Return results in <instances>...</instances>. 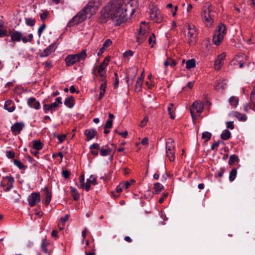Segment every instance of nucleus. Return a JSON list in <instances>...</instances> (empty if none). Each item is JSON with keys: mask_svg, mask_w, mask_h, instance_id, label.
<instances>
[{"mask_svg": "<svg viewBox=\"0 0 255 255\" xmlns=\"http://www.w3.org/2000/svg\"><path fill=\"white\" fill-rule=\"evenodd\" d=\"M150 18L153 21L160 23L162 20V16L160 10L155 5H152L150 8Z\"/></svg>", "mask_w": 255, "mask_h": 255, "instance_id": "9", "label": "nucleus"}, {"mask_svg": "<svg viewBox=\"0 0 255 255\" xmlns=\"http://www.w3.org/2000/svg\"><path fill=\"white\" fill-rule=\"evenodd\" d=\"M226 57V55L225 53H223L219 55L217 59L215 61L214 64L215 68L216 70H219L221 68L223 64V61Z\"/></svg>", "mask_w": 255, "mask_h": 255, "instance_id": "16", "label": "nucleus"}, {"mask_svg": "<svg viewBox=\"0 0 255 255\" xmlns=\"http://www.w3.org/2000/svg\"><path fill=\"white\" fill-rule=\"evenodd\" d=\"M90 149L91 150H93L94 149L100 150L101 148H100V144L99 143H96L91 144L90 146Z\"/></svg>", "mask_w": 255, "mask_h": 255, "instance_id": "59", "label": "nucleus"}, {"mask_svg": "<svg viewBox=\"0 0 255 255\" xmlns=\"http://www.w3.org/2000/svg\"><path fill=\"white\" fill-rule=\"evenodd\" d=\"M123 0V4H122V6H121V8H122V11L123 12H125L126 14H127V11L129 7L131 8L130 10L131 11V14H132L134 12V8H133V4L134 1L133 0H127L126 1ZM128 14H127V16Z\"/></svg>", "mask_w": 255, "mask_h": 255, "instance_id": "11", "label": "nucleus"}, {"mask_svg": "<svg viewBox=\"0 0 255 255\" xmlns=\"http://www.w3.org/2000/svg\"><path fill=\"white\" fill-rule=\"evenodd\" d=\"M25 23L27 25L32 26L35 24V20L32 18H27L25 19Z\"/></svg>", "mask_w": 255, "mask_h": 255, "instance_id": "43", "label": "nucleus"}, {"mask_svg": "<svg viewBox=\"0 0 255 255\" xmlns=\"http://www.w3.org/2000/svg\"><path fill=\"white\" fill-rule=\"evenodd\" d=\"M173 106H174L173 104L170 103V106L168 107V108L167 109L168 113L170 115V118L172 119H175V116H174V114H173V111L172 110V109Z\"/></svg>", "mask_w": 255, "mask_h": 255, "instance_id": "46", "label": "nucleus"}, {"mask_svg": "<svg viewBox=\"0 0 255 255\" xmlns=\"http://www.w3.org/2000/svg\"><path fill=\"white\" fill-rule=\"evenodd\" d=\"M203 110V104L198 101L194 102L190 110L192 119L195 120L197 117L199 116Z\"/></svg>", "mask_w": 255, "mask_h": 255, "instance_id": "7", "label": "nucleus"}, {"mask_svg": "<svg viewBox=\"0 0 255 255\" xmlns=\"http://www.w3.org/2000/svg\"><path fill=\"white\" fill-rule=\"evenodd\" d=\"M226 83L225 80L223 79H220L216 82L214 85L215 89L217 91L223 90L225 88Z\"/></svg>", "mask_w": 255, "mask_h": 255, "instance_id": "19", "label": "nucleus"}, {"mask_svg": "<svg viewBox=\"0 0 255 255\" xmlns=\"http://www.w3.org/2000/svg\"><path fill=\"white\" fill-rule=\"evenodd\" d=\"M49 12L47 11H45L40 14V17L41 20L43 22L45 21L47 16L48 15Z\"/></svg>", "mask_w": 255, "mask_h": 255, "instance_id": "52", "label": "nucleus"}, {"mask_svg": "<svg viewBox=\"0 0 255 255\" xmlns=\"http://www.w3.org/2000/svg\"><path fill=\"white\" fill-rule=\"evenodd\" d=\"M100 155L102 156H106L110 154L112 151V149L110 147H108L107 149H103L101 148L100 150Z\"/></svg>", "mask_w": 255, "mask_h": 255, "instance_id": "38", "label": "nucleus"}, {"mask_svg": "<svg viewBox=\"0 0 255 255\" xmlns=\"http://www.w3.org/2000/svg\"><path fill=\"white\" fill-rule=\"evenodd\" d=\"M135 181L134 179L130 180V181H126V182L123 184L124 186L126 189H128L132 183H134Z\"/></svg>", "mask_w": 255, "mask_h": 255, "instance_id": "55", "label": "nucleus"}, {"mask_svg": "<svg viewBox=\"0 0 255 255\" xmlns=\"http://www.w3.org/2000/svg\"><path fill=\"white\" fill-rule=\"evenodd\" d=\"M233 122H228L226 123L227 127L228 128L233 129L234 128Z\"/></svg>", "mask_w": 255, "mask_h": 255, "instance_id": "64", "label": "nucleus"}, {"mask_svg": "<svg viewBox=\"0 0 255 255\" xmlns=\"http://www.w3.org/2000/svg\"><path fill=\"white\" fill-rule=\"evenodd\" d=\"M173 143V139L171 138H169L166 143V151H174L175 147Z\"/></svg>", "mask_w": 255, "mask_h": 255, "instance_id": "25", "label": "nucleus"}, {"mask_svg": "<svg viewBox=\"0 0 255 255\" xmlns=\"http://www.w3.org/2000/svg\"><path fill=\"white\" fill-rule=\"evenodd\" d=\"M188 32L186 37L190 44L195 43L197 39L198 32L195 26L193 25L188 24L187 25Z\"/></svg>", "mask_w": 255, "mask_h": 255, "instance_id": "6", "label": "nucleus"}, {"mask_svg": "<svg viewBox=\"0 0 255 255\" xmlns=\"http://www.w3.org/2000/svg\"><path fill=\"white\" fill-rule=\"evenodd\" d=\"M225 170L224 168H220V170L218 171L217 175H215V177H222L225 172Z\"/></svg>", "mask_w": 255, "mask_h": 255, "instance_id": "62", "label": "nucleus"}, {"mask_svg": "<svg viewBox=\"0 0 255 255\" xmlns=\"http://www.w3.org/2000/svg\"><path fill=\"white\" fill-rule=\"evenodd\" d=\"M237 170L236 168H233L231 172H230L229 174V180L231 182L233 181L237 176Z\"/></svg>", "mask_w": 255, "mask_h": 255, "instance_id": "37", "label": "nucleus"}, {"mask_svg": "<svg viewBox=\"0 0 255 255\" xmlns=\"http://www.w3.org/2000/svg\"><path fill=\"white\" fill-rule=\"evenodd\" d=\"M113 126V121L112 120H108L106 122V125L104 126V128H111Z\"/></svg>", "mask_w": 255, "mask_h": 255, "instance_id": "53", "label": "nucleus"}, {"mask_svg": "<svg viewBox=\"0 0 255 255\" xmlns=\"http://www.w3.org/2000/svg\"><path fill=\"white\" fill-rule=\"evenodd\" d=\"M168 193H163L162 196L159 199L158 202L160 204H162L165 198L168 196Z\"/></svg>", "mask_w": 255, "mask_h": 255, "instance_id": "58", "label": "nucleus"}, {"mask_svg": "<svg viewBox=\"0 0 255 255\" xmlns=\"http://www.w3.org/2000/svg\"><path fill=\"white\" fill-rule=\"evenodd\" d=\"M136 73V70L133 69L128 70V75L126 76L127 82L128 85L133 84Z\"/></svg>", "mask_w": 255, "mask_h": 255, "instance_id": "12", "label": "nucleus"}, {"mask_svg": "<svg viewBox=\"0 0 255 255\" xmlns=\"http://www.w3.org/2000/svg\"><path fill=\"white\" fill-rule=\"evenodd\" d=\"M239 99L238 97L232 96L229 100V103L232 107L236 108L239 104Z\"/></svg>", "mask_w": 255, "mask_h": 255, "instance_id": "27", "label": "nucleus"}, {"mask_svg": "<svg viewBox=\"0 0 255 255\" xmlns=\"http://www.w3.org/2000/svg\"><path fill=\"white\" fill-rule=\"evenodd\" d=\"M138 33H139V36L137 37L136 41L139 44H140L145 39V38L146 36L145 35V34H146V32L142 34V29H141V27H140L138 30Z\"/></svg>", "mask_w": 255, "mask_h": 255, "instance_id": "33", "label": "nucleus"}, {"mask_svg": "<svg viewBox=\"0 0 255 255\" xmlns=\"http://www.w3.org/2000/svg\"><path fill=\"white\" fill-rule=\"evenodd\" d=\"M64 105L69 108H72L74 105V98L71 96L65 100Z\"/></svg>", "mask_w": 255, "mask_h": 255, "instance_id": "22", "label": "nucleus"}, {"mask_svg": "<svg viewBox=\"0 0 255 255\" xmlns=\"http://www.w3.org/2000/svg\"><path fill=\"white\" fill-rule=\"evenodd\" d=\"M56 49L55 45L54 44H51L42 52L39 53V56L41 57H45L49 55L52 52L54 51Z\"/></svg>", "mask_w": 255, "mask_h": 255, "instance_id": "15", "label": "nucleus"}, {"mask_svg": "<svg viewBox=\"0 0 255 255\" xmlns=\"http://www.w3.org/2000/svg\"><path fill=\"white\" fill-rule=\"evenodd\" d=\"M110 60V58L108 57H106L104 60L102 62V63L100 64L99 66H102L103 67H104V68L106 69V67L107 65H108V62Z\"/></svg>", "mask_w": 255, "mask_h": 255, "instance_id": "49", "label": "nucleus"}, {"mask_svg": "<svg viewBox=\"0 0 255 255\" xmlns=\"http://www.w3.org/2000/svg\"><path fill=\"white\" fill-rule=\"evenodd\" d=\"M100 5L99 0H91L88 4L79 12L77 15L68 23L67 26H72L82 22L87 17L90 18L95 12Z\"/></svg>", "mask_w": 255, "mask_h": 255, "instance_id": "2", "label": "nucleus"}, {"mask_svg": "<svg viewBox=\"0 0 255 255\" xmlns=\"http://www.w3.org/2000/svg\"><path fill=\"white\" fill-rule=\"evenodd\" d=\"M43 111L45 113H47L49 111L51 113V108L50 104H44L43 106Z\"/></svg>", "mask_w": 255, "mask_h": 255, "instance_id": "51", "label": "nucleus"}, {"mask_svg": "<svg viewBox=\"0 0 255 255\" xmlns=\"http://www.w3.org/2000/svg\"><path fill=\"white\" fill-rule=\"evenodd\" d=\"M154 194H157L160 191L164 190V186H162L160 183L156 182L154 184Z\"/></svg>", "mask_w": 255, "mask_h": 255, "instance_id": "30", "label": "nucleus"}, {"mask_svg": "<svg viewBox=\"0 0 255 255\" xmlns=\"http://www.w3.org/2000/svg\"><path fill=\"white\" fill-rule=\"evenodd\" d=\"M14 164L17 166L20 169L24 170L27 168L26 166L23 165L20 160L17 159H14Z\"/></svg>", "mask_w": 255, "mask_h": 255, "instance_id": "41", "label": "nucleus"}, {"mask_svg": "<svg viewBox=\"0 0 255 255\" xmlns=\"http://www.w3.org/2000/svg\"><path fill=\"white\" fill-rule=\"evenodd\" d=\"M71 189V194L74 200L77 201L79 200L80 198V195L77 190L73 187H70Z\"/></svg>", "mask_w": 255, "mask_h": 255, "instance_id": "28", "label": "nucleus"}, {"mask_svg": "<svg viewBox=\"0 0 255 255\" xmlns=\"http://www.w3.org/2000/svg\"><path fill=\"white\" fill-rule=\"evenodd\" d=\"M231 133L228 129H225L221 134V137L223 140L229 139L231 137Z\"/></svg>", "mask_w": 255, "mask_h": 255, "instance_id": "31", "label": "nucleus"}, {"mask_svg": "<svg viewBox=\"0 0 255 255\" xmlns=\"http://www.w3.org/2000/svg\"><path fill=\"white\" fill-rule=\"evenodd\" d=\"M234 116L236 117L240 121H246L247 120L246 116L239 112H234Z\"/></svg>", "mask_w": 255, "mask_h": 255, "instance_id": "32", "label": "nucleus"}, {"mask_svg": "<svg viewBox=\"0 0 255 255\" xmlns=\"http://www.w3.org/2000/svg\"><path fill=\"white\" fill-rule=\"evenodd\" d=\"M114 76H115V78H114L115 80H114V83L113 85V87H114V88L116 89L118 88L119 83V80L118 73L115 72L114 73Z\"/></svg>", "mask_w": 255, "mask_h": 255, "instance_id": "45", "label": "nucleus"}, {"mask_svg": "<svg viewBox=\"0 0 255 255\" xmlns=\"http://www.w3.org/2000/svg\"><path fill=\"white\" fill-rule=\"evenodd\" d=\"M84 134L86 136L87 141H89L95 137L98 138V133L95 128L86 129Z\"/></svg>", "mask_w": 255, "mask_h": 255, "instance_id": "14", "label": "nucleus"}, {"mask_svg": "<svg viewBox=\"0 0 255 255\" xmlns=\"http://www.w3.org/2000/svg\"><path fill=\"white\" fill-rule=\"evenodd\" d=\"M49 245V242L46 240V238L43 239L42 240V242L40 245L41 250L46 254H48V251L47 249V247Z\"/></svg>", "mask_w": 255, "mask_h": 255, "instance_id": "23", "label": "nucleus"}, {"mask_svg": "<svg viewBox=\"0 0 255 255\" xmlns=\"http://www.w3.org/2000/svg\"><path fill=\"white\" fill-rule=\"evenodd\" d=\"M112 40L110 39H107L103 43V47L106 49L107 47L110 46L112 44Z\"/></svg>", "mask_w": 255, "mask_h": 255, "instance_id": "54", "label": "nucleus"}, {"mask_svg": "<svg viewBox=\"0 0 255 255\" xmlns=\"http://www.w3.org/2000/svg\"><path fill=\"white\" fill-rule=\"evenodd\" d=\"M196 66V61L194 59H191L187 61L186 63V68L190 69L192 68L195 67Z\"/></svg>", "mask_w": 255, "mask_h": 255, "instance_id": "34", "label": "nucleus"}, {"mask_svg": "<svg viewBox=\"0 0 255 255\" xmlns=\"http://www.w3.org/2000/svg\"><path fill=\"white\" fill-rule=\"evenodd\" d=\"M87 183L88 184H92L94 185L98 184L97 181V177L95 175H91L89 179L87 180Z\"/></svg>", "mask_w": 255, "mask_h": 255, "instance_id": "39", "label": "nucleus"}, {"mask_svg": "<svg viewBox=\"0 0 255 255\" xmlns=\"http://www.w3.org/2000/svg\"><path fill=\"white\" fill-rule=\"evenodd\" d=\"M14 182V179L12 176H5L2 178L0 185L4 192H7L13 188Z\"/></svg>", "mask_w": 255, "mask_h": 255, "instance_id": "8", "label": "nucleus"}, {"mask_svg": "<svg viewBox=\"0 0 255 255\" xmlns=\"http://www.w3.org/2000/svg\"><path fill=\"white\" fill-rule=\"evenodd\" d=\"M33 148L35 150H40L42 148L43 144L40 141L33 140Z\"/></svg>", "mask_w": 255, "mask_h": 255, "instance_id": "36", "label": "nucleus"}, {"mask_svg": "<svg viewBox=\"0 0 255 255\" xmlns=\"http://www.w3.org/2000/svg\"><path fill=\"white\" fill-rule=\"evenodd\" d=\"M155 42V36L154 33H152L148 38V43L149 44H152L151 45V47H153V44Z\"/></svg>", "mask_w": 255, "mask_h": 255, "instance_id": "44", "label": "nucleus"}, {"mask_svg": "<svg viewBox=\"0 0 255 255\" xmlns=\"http://www.w3.org/2000/svg\"><path fill=\"white\" fill-rule=\"evenodd\" d=\"M46 24L45 23H43L39 28L38 29V36L40 37L41 36V35L43 32V31L46 28Z\"/></svg>", "mask_w": 255, "mask_h": 255, "instance_id": "50", "label": "nucleus"}, {"mask_svg": "<svg viewBox=\"0 0 255 255\" xmlns=\"http://www.w3.org/2000/svg\"><path fill=\"white\" fill-rule=\"evenodd\" d=\"M212 136V133L208 131H204L202 134V138L205 140V141L209 140Z\"/></svg>", "mask_w": 255, "mask_h": 255, "instance_id": "40", "label": "nucleus"}, {"mask_svg": "<svg viewBox=\"0 0 255 255\" xmlns=\"http://www.w3.org/2000/svg\"><path fill=\"white\" fill-rule=\"evenodd\" d=\"M44 195L45 197V203L46 205H48L51 200V193L49 191L47 187H45L44 189Z\"/></svg>", "mask_w": 255, "mask_h": 255, "instance_id": "24", "label": "nucleus"}, {"mask_svg": "<svg viewBox=\"0 0 255 255\" xmlns=\"http://www.w3.org/2000/svg\"><path fill=\"white\" fill-rule=\"evenodd\" d=\"M11 103H12V101L11 100H8L5 101V104H4V109L6 110H7V111H8L9 112H12L15 110V106H14L8 107H9V106L10 105Z\"/></svg>", "mask_w": 255, "mask_h": 255, "instance_id": "29", "label": "nucleus"}, {"mask_svg": "<svg viewBox=\"0 0 255 255\" xmlns=\"http://www.w3.org/2000/svg\"><path fill=\"white\" fill-rule=\"evenodd\" d=\"M6 157L9 159H13L15 157V152L11 150H6L5 152Z\"/></svg>", "mask_w": 255, "mask_h": 255, "instance_id": "47", "label": "nucleus"}, {"mask_svg": "<svg viewBox=\"0 0 255 255\" xmlns=\"http://www.w3.org/2000/svg\"><path fill=\"white\" fill-rule=\"evenodd\" d=\"M166 156L170 161H173L174 160V151H166Z\"/></svg>", "mask_w": 255, "mask_h": 255, "instance_id": "42", "label": "nucleus"}, {"mask_svg": "<svg viewBox=\"0 0 255 255\" xmlns=\"http://www.w3.org/2000/svg\"><path fill=\"white\" fill-rule=\"evenodd\" d=\"M62 175L65 179H67L69 177L70 172L67 170H63L62 171Z\"/></svg>", "mask_w": 255, "mask_h": 255, "instance_id": "60", "label": "nucleus"}, {"mask_svg": "<svg viewBox=\"0 0 255 255\" xmlns=\"http://www.w3.org/2000/svg\"><path fill=\"white\" fill-rule=\"evenodd\" d=\"M211 4L209 3H206L203 8L202 17H203L205 24L208 27H210L214 22L215 12L212 10L210 7Z\"/></svg>", "mask_w": 255, "mask_h": 255, "instance_id": "3", "label": "nucleus"}, {"mask_svg": "<svg viewBox=\"0 0 255 255\" xmlns=\"http://www.w3.org/2000/svg\"><path fill=\"white\" fill-rule=\"evenodd\" d=\"M239 161V158L238 156L236 154H232L229 157L228 163L230 165H233L235 162H238Z\"/></svg>", "mask_w": 255, "mask_h": 255, "instance_id": "35", "label": "nucleus"}, {"mask_svg": "<svg viewBox=\"0 0 255 255\" xmlns=\"http://www.w3.org/2000/svg\"><path fill=\"white\" fill-rule=\"evenodd\" d=\"M40 195L39 192H32L27 198V201L30 207L35 206L40 201Z\"/></svg>", "mask_w": 255, "mask_h": 255, "instance_id": "10", "label": "nucleus"}, {"mask_svg": "<svg viewBox=\"0 0 255 255\" xmlns=\"http://www.w3.org/2000/svg\"><path fill=\"white\" fill-rule=\"evenodd\" d=\"M9 35L11 37L10 41L13 42H19L22 38V33L19 31H9Z\"/></svg>", "mask_w": 255, "mask_h": 255, "instance_id": "13", "label": "nucleus"}, {"mask_svg": "<svg viewBox=\"0 0 255 255\" xmlns=\"http://www.w3.org/2000/svg\"><path fill=\"white\" fill-rule=\"evenodd\" d=\"M226 30V26L224 24H220L217 27L214 32L213 37V42L217 46L219 45L222 41L224 37V34Z\"/></svg>", "mask_w": 255, "mask_h": 255, "instance_id": "5", "label": "nucleus"}, {"mask_svg": "<svg viewBox=\"0 0 255 255\" xmlns=\"http://www.w3.org/2000/svg\"><path fill=\"white\" fill-rule=\"evenodd\" d=\"M24 126V125L22 123H16L11 127V130L13 132L19 133Z\"/></svg>", "mask_w": 255, "mask_h": 255, "instance_id": "18", "label": "nucleus"}, {"mask_svg": "<svg viewBox=\"0 0 255 255\" xmlns=\"http://www.w3.org/2000/svg\"><path fill=\"white\" fill-rule=\"evenodd\" d=\"M86 57V50H83L76 54L68 55L66 57L65 61L67 66H71L80 60L85 59Z\"/></svg>", "mask_w": 255, "mask_h": 255, "instance_id": "4", "label": "nucleus"}, {"mask_svg": "<svg viewBox=\"0 0 255 255\" xmlns=\"http://www.w3.org/2000/svg\"><path fill=\"white\" fill-rule=\"evenodd\" d=\"M20 195L16 191L13 192V200L15 202H18L19 201Z\"/></svg>", "mask_w": 255, "mask_h": 255, "instance_id": "56", "label": "nucleus"}, {"mask_svg": "<svg viewBox=\"0 0 255 255\" xmlns=\"http://www.w3.org/2000/svg\"><path fill=\"white\" fill-rule=\"evenodd\" d=\"M148 117L147 116H145L144 118L140 122L139 124V126L141 127H144L146 125L148 122Z\"/></svg>", "mask_w": 255, "mask_h": 255, "instance_id": "57", "label": "nucleus"}, {"mask_svg": "<svg viewBox=\"0 0 255 255\" xmlns=\"http://www.w3.org/2000/svg\"><path fill=\"white\" fill-rule=\"evenodd\" d=\"M27 104L31 108L38 110L40 108V103L35 98L30 97L27 100Z\"/></svg>", "mask_w": 255, "mask_h": 255, "instance_id": "17", "label": "nucleus"}, {"mask_svg": "<svg viewBox=\"0 0 255 255\" xmlns=\"http://www.w3.org/2000/svg\"><path fill=\"white\" fill-rule=\"evenodd\" d=\"M250 105V109L255 111V87L251 94Z\"/></svg>", "mask_w": 255, "mask_h": 255, "instance_id": "20", "label": "nucleus"}, {"mask_svg": "<svg viewBox=\"0 0 255 255\" xmlns=\"http://www.w3.org/2000/svg\"><path fill=\"white\" fill-rule=\"evenodd\" d=\"M98 73L100 76V80L104 81L106 77V69L102 66H99L98 68Z\"/></svg>", "mask_w": 255, "mask_h": 255, "instance_id": "21", "label": "nucleus"}, {"mask_svg": "<svg viewBox=\"0 0 255 255\" xmlns=\"http://www.w3.org/2000/svg\"><path fill=\"white\" fill-rule=\"evenodd\" d=\"M220 143V141L219 140L214 142L211 146V149L213 150H215V148H217L219 146Z\"/></svg>", "mask_w": 255, "mask_h": 255, "instance_id": "61", "label": "nucleus"}, {"mask_svg": "<svg viewBox=\"0 0 255 255\" xmlns=\"http://www.w3.org/2000/svg\"><path fill=\"white\" fill-rule=\"evenodd\" d=\"M79 180H80V182L81 183V185H80V188H84V181H85V176H84V174L83 173L82 174L80 177H79Z\"/></svg>", "mask_w": 255, "mask_h": 255, "instance_id": "48", "label": "nucleus"}, {"mask_svg": "<svg viewBox=\"0 0 255 255\" xmlns=\"http://www.w3.org/2000/svg\"><path fill=\"white\" fill-rule=\"evenodd\" d=\"M123 2L122 0H115L109 2L101 11L98 18V22L106 23L111 19L115 24L119 25L127 20V14L122 11Z\"/></svg>", "mask_w": 255, "mask_h": 255, "instance_id": "1", "label": "nucleus"}, {"mask_svg": "<svg viewBox=\"0 0 255 255\" xmlns=\"http://www.w3.org/2000/svg\"><path fill=\"white\" fill-rule=\"evenodd\" d=\"M103 82H104V83H103L101 85V86H100V89H101V91H106V86H107V81L105 79H104V81H102Z\"/></svg>", "mask_w": 255, "mask_h": 255, "instance_id": "63", "label": "nucleus"}, {"mask_svg": "<svg viewBox=\"0 0 255 255\" xmlns=\"http://www.w3.org/2000/svg\"><path fill=\"white\" fill-rule=\"evenodd\" d=\"M143 73V71L141 73V76L137 79V80L136 82V84L135 86V91L137 92H139L141 88L142 82L143 79V77H142Z\"/></svg>", "mask_w": 255, "mask_h": 255, "instance_id": "26", "label": "nucleus"}]
</instances>
